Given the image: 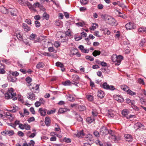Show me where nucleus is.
I'll list each match as a JSON object with an SVG mask.
<instances>
[{
    "label": "nucleus",
    "mask_w": 146,
    "mask_h": 146,
    "mask_svg": "<svg viewBox=\"0 0 146 146\" xmlns=\"http://www.w3.org/2000/svg\"><path fill=\"white\" fill-rule=\"evenodd\" d=\"M124 137L125 140L129 141H131L132 140V136L129 134H126L124 135Z\"/></svg>",
    "instance_id": "f3484780"
},
{
    "label": "nucleus",
    "mask_w": 146,
    "mask_h": 146,
    "mask_svg": "<svg viewBox=\"0 0 146 146\" xmlns=\"http://www.w3.org/2000/svg\"><path fill=\"white\" fill-rule=\"evenodd\" d=\"M86 139L88 141H91L93 140L92 135L90 134L86 135Z\"/></svg>",
    "instance_id": "412c9836"
},
{
    "label": "nucleus",
    "mask_w": 146,
    "mask_h": 146,
    "mask_svg": "<svg viewBox=\"0 0 146 146\" xmlns=\"http://www.w3.org/2000/svg\"><path fill=\"white\" fill-rule=\"evenodd\" d=\"M88 0H80V2L82 5H86L88 3Z\"/></svg>",
    "instance_id": "c9c22d12"
},
{
    "label": "nucleus",
    "mask_w": 146,
    "mask_h": 146,
    "mask_svg": "<svg viewBox=\"0 0 146 146\" xmlns=\"http://www.w3.org/2000/svg\"><path fill=\"white\" fill-rule=\"evenodd\" d=\"M86 98L88 100L91 101L93 100V96L90 95H88L86 96Z\"/></svg>",
    "instance_id": "f704fd0d"
},
{
    "label": "nucleus",
    "mask_w": 146,
    "mask_h": 146,
    "mask_svg": "<svg viewBox=\"0 0 146 146\" xmlns=\"http://www.w3.org/2000/svg\"><path fill=\"white\" fill-rule=\"evenodd\" d=\"M78 110L80 111H83L86 109V107L84 106H80L78 107Z\"/></svg>",
    "instance_id": "7c9ffc66"
},
{
    "label": "nucleus",
    "mask_w": 146,
    "mask_h": 146,
    "mask_svg": "<svg viewBox=\"0 0 146 146\" xmlns=\"http://www.w3.org/2000/svg\"><path fill=\"white\" fill-rule=\"evenodd\" d=\"M0 10L1 12L4 14H7L9 12V10L3 6L1 7Z\"/></svg>",
    "instance_id": "f8f14e48"
},
{
    "label": "nucleus",
    "mask_w": 146,
    "mask_h": 146,
    "mask_svg": "<svg viewBox=\"0 0 146 146\" xmlns=\"http://www.w3.org/2000/svg\"><path fill=\"white\" fill-rule=\"evenodd\" d=\"M24 129L26 130H29L30 129V125L27 124H24Z\"/></svg>",
    "instance_id": "09e8293b"
},
{
    "label": "nucleus",
    "mask_w": 146,
    "mask_h": 146,
    "mask_svg": "<svg viewBox=\"0 0 146 146\" xmlns=\"http://www.w3.org/2000/svg\"><path fill=\"white\" fill-rule=\"evenodd\" d=\"M16 94L14 93L13 88H11L8 90V92L4 94V97L5 99H9L12 98L13 100H16L17 98L16 97Z\"/></svg>",
    "instance_id": "f257e3e1"
},
{
    "label": "nucleus",
    "mask_w": 146,
    "mask_h": 146,
    "mask_svg": "<svg viewBox=\"0 0 146 146\" xmlns=\"http://www.w3.org/2000/svg\"><path fill=\"white\" fill-rule=\"evenodd\" d=\"M11 10H9L11 13V15L12 16H15L16 15V13L15 10L14 9H10Z\"/></svg>",
    "instance_id": "c756f323"
},
{
    "label": "nucleus",
    "mask_w": 146,
    "mask_h": 146,
    "mask_svg": "<svg viewBox=\"0 0 146 146\" xmlns=\"http://www.w3.org/2000/svg\"><path fill=\"white\" fill-rule=\"evenodd\" d=\"M121 88L124 91H126L127 89L128 88V87L125 85H123L121 86Z\"/></svg>",
    "instance_id": "ea45409f"
},
{
    "label": "nucleus",
    "mask_w": 146,
    "mask_h": 146,
    "mask_svg": "<svg viewBox=\"0 0 146 146\" xmlns=\"http://www.w3.org/2000/svg\"><path fill=\"white\" fill-rule=\"evenodd\" d=\"M94 120L95 119L93 118V119H92L91 117H88L86 118L87 121L89 123H91L92 122L94 121Z\"/></svg>",
    "instance_id": "473e14b6"
},
{
    "label": "nucleus",
    "mask_w": 146,
    "mask_h": 146,
    "mask_svg": "<svg viewBox=\"0 0 146 146\" xmlns=\"http://www.w3.org/2000/svg\"><path fill=\"white\" fill-rule=\"evenodd\" d=\"M86 58L87 60H89L91 61H92L94 60V58L93 57L88 55L86 56Z\"/></svg>",
    "instance_id": "a19ab883"
},
{
    "label": "nucleus",
    "mask_w": 146,
    "mask_h": 146,
    "mask_svg": "<svg viewBox=\"0 0 146 146\" xmlns=\"http://www.w3.org/2000/svg\"><path fill=\"white\" fill-rule=\"evenodd\" d=\"M56 65L58 67H60L62 72L65 71V69L64 68V65L62 63L58 62L56 63Z\"/></svg>",
    "instance_id": "6e6552de"
},
{
    "label": "nucleus",
    "mask_w": 146,
    "mask_h": 146,
    "mask_svg": "<svg viewBox=\"0 0 146 146\" xmlns=\"http://www.w3.org/2000/svg\"><path fill=\"white\" fill-rule=\"evenodd\" d=\"M79 135H80V136L81 137L83 136L84 135V133L83 131H80V132L78 133L77 134V136L80 137V136H79Z\"/></svg>",
    "instance_id": "6e6d98bb"
},
{
    "label": "nucleus",
    "mask_w": 146,
    "mask_h": 146,
    "mask_svg": "<svg viewBox=\"0 0 146 146\" xmlns=\"http://www.w3.org/2000/svg\"><path fill=\"white\" fill-rule=\"evenodd\" d=\"M4 96V91L3 90H0V97H3Z\"/></svg>",
    "instance_id": "69168bd1"
},
{
    "label": "nucleus",
    "mask_w": 146,
    "mask_h": 146,
    "mask_svg": "<svg viewBox=\"0 0 146 146\" xmlns=\"http://www.w3.org/2000/svg\"><path fill=\"white\" fill-rule=\"evenodd\" d=\"M7 135L9 136H11L13 135L15 133L13 130H7Z\"/></svg>",
    "instance_id": "2f4dec72"
},
{
    "label": "nucleus",
    "mask_w": 146,
    "mask_h": 146,
    "mask_svg": "<svg viewBox=\"0 0 146 146\" xmlns=\"http://www.w3.org/2000/svg\"><path fill=\"white\" fill-rule=\"evenodd\" d=\"M111 136L109 137V138L110 139L111 138L114 141H119L120 140V138L119 137H116L113 134V132L111 134H110Z\"/></svg>",
    "instance_id": "9d476101"
},
{
    "label": "nucleus",
    "mask_w": 146,
    "mask_h": 146,
    "mask_svg": "<svg viewBox=\"0 0 146 146\" xmlns=\"http://www.w3.org/2000/svg\"><path fill=\"white\" fill-rule=\"evenodd\" d=\"M107 115L109 117H113L114 116L113 113L110 111H109Z\"/></svg>",
    "instance_id": "a18cd8bd"
},
{
    "label": "nucleus",
    "mask_w": 146,
    "mask_h": 146,
    "mask_svg": "<svg viewBox=\"0 0 146 146\" xmlns=\"http://www.w3.org/2000/svg\"><path fill=\"white\" fill-rule=\"evenodd\" d=\"M137 81L138 83H139L140 84L142 85L144 84V82L143 80V79L141 78H139Z\"/></svg>",
    "instance_id": "8fccbe9b"
},
{
    "label": "nucleus",
    "mask_w": 146,
    "mask_h": 146,
    "mask_svg": "<svg viewBox=\"0 0 146 146\" xmlns=\"http://www.w3.org/2000/svg\"><path fill=\"white\" fill-rule=\"evenodd\" d=\"M51 123V120L50 118L48 117H46L45 119V123L46 125L49 126L50 125V124Z\"/></svg>",
    "instance_id": "dca6fc26"
},
{
    "label": "nucleus",
    "mask_w": 146,
    "mask_h": 146,
    "mask_svg": "<svg viewBox=\"0 0 146 146\" xmlns=\"http://www.w3.org/2000/svg\"><path fill=\"white\" fill-rule=\"evenodd\" d=\"M68 99L70 101H74L75 99L71 95L69 94V96L68 98Z\"/></svg>",
    "instance_id": "58836bf2"
},
{
    "label": "nucleus",
    "mask_w": 146,
    "mask_h": 146,
    "mask_svg": "<svg viewBox=\"0 0 146 146\" xmlns=\"http://www.w3.org/2000/svg\"><path fill=\"white\" fill-rule=\"evenodd\" d=\"M115 98V100L119 102H123L124 101L123 99L121 97L120 95H119V96H117Z\"/></svg>",
    "instance_id": "b1692460"
},
{
    "label": "nucleus",
    "mask_w": 146,
    "mask_h": 146,
    "mask_svg": "<svg viewBox=\"0 0 146 146\" xmlns=\"http://www.w3.org/2000/svg\"><path fill=\"white\" fill-rule=\"evenodd\" d=\"M43 17L45 19L47 20H48L49 17V16L48 14H47L46 13H44L43 14Z\"/></svg>",
    "instance_id": "4c0bfd02"
},
{
    "label": "nucleus",
    "mask_w": 146,
    "mask_h": 146,
    "mask_svg": "<svg viewBox=\"0 0 146 146\" xmlns=\"http://www.w3.org/2000/svg\"><path fill=\"white\" fill-rule=\"evenodd\" d=\"M71 83V82L69 80H67L63 83V84L64 86H67L69 85Z\"/></svg>",
    "instance_id": "864d4df0"
},
{
    "label": "nucleus",
    "mask_w": 146,
    "mask_h": 146,
    "mask_svg": "<svg viewBox=\"0 0 146 146\" xmlns=\"http://www.w3.org/2000/svg\"><path fill=\"white\" fill-rule=\"evenodd\" d=\"M9 74H11V76L13 77H16L19 75V73L17 72H15L11 73Z\"/></svg>",
    "instance_id": "e433bc0d"
},
{
    "label": "nucleus",
    "mask_w": 146,
    "mask_h": 146,
    "mask_svg": "<svg viewBox=\"0 0 146 146\" xmlns=\"http://www.w3.org/2000/svg\"><path fill=\"white\" fill-rule=\"evenodd\" d=\"M101 17H103L106 21L110 25L115 26L116 25V21L115 19L112 17L106 15H102Z\"/></svg>",
    "instance_id": "f03ea898"
},
{
    "label": "nucleus",
    "mask_w": 146,
    "mask_h": 146,
    "mask_svg": "<svg viewBox=\"0 0 146 146\" xmlns=\"http://www.w3.org/2000/svg\"><path fill=\"white\" fill-rule=\"evenodd\" d=\"M44 66V64L42 62H40L36 65V67L37 68L39 69L40 68H42Z\"/></svg>",
    "instance_id": "c85d7f7f"
},
{
    "label": "nucleus",
    "mask_w": 146,
    "mask_h": 146,
    "mask_svg": "<svg viewBox=\"0 0 146 146\" xmlns=\"http://www.w3.org/2000/svg\"><path fill=\"white\" fill-rule=\"evenodd\" d=\"M26 82L29 84L32 81V80L31 78L29 77H27L26 79Z\"/></svg>",
    "instance_id": "3c124183"
},
{
    "label": "nucleus",
    "mask_w": 146,
    "mask_h": 146,
    "mask_svg": "<svg viewBox=\"0 0 146 146\" xmlns=\"http://www.w3.org/2000/svg\"><path fill=\"white\" fill-rule=\"evenodd\" d=\"M35 120V118L33 117H30L28 119L27 121L29 123H30V122H31V121H34Z\"/></svg>",
    "instance_id": "13d9d810"
},
{
    "label": "nucleus",
    "mask_w": 146,
    "mask_h": 146,
    "mask_svg": "<svg viewBox=\"0 0 146 146\" xmlns=\"http://www.w3.org/2000/svg\"><path fill=\"white\" fill-rule=\"evenodd\" d=\"M55 25L57 26H62V22L60 20L56 21L55 22Z\"/></svg>",
    "instance_id": "bb28decb"
},
{
    "label": "nucleus",
    "mask_w": 146,
    "mask_h": 146,
    "mask_svg": "<svg viewBox=\"0 0 146 146\" xmlns=\"http://www.w3.org/2000/svg\"><path fill=\"white\" fill-rule=\"evenodd\" d=\"M30 86H31V90L33 89L34 90H38L39 88V85L38 84H33V85H32V84H31Z\"/></svg>",
    "instance_id": "2eb2a0df"
},
{
    "label": "nucleus",
    "mask_w": 146,
    "mask_h": 146,
    "mask_svg": "<svg viewBox=\"0 0 146 146\" xmlns=\"http://www.w3.org/2000/svg\"><path fill=\"white\" fill-rule=\"evenodd\" d=\"M23 27L24 30L26 31H29L30 30V28L25 23H23Z\"/></svg>",
    "instance_id": "4be33fe9"
},
{
    "label": "nucleus",
    "mask_w": 146,
    "mask_h": 146,
    "mask_svg": "<svg viewBox=\"0 0 146 146\" xmlns=\"http://www.w3.org/2000/svg\"><path fill=\"white\" fill-rule=\"evenodd\" d=\"M117 55L116 54H113L111 57V59L114 62H116V59Z\"/></svg>",
    "instance_id": "72a5a7b5"
},
{
    "label": "nucleus",
    "mask_w": 146,
    "mask_h": 146,
    "mask_svg": "<svg viewBox=\"0 0 146 146\" xmlns=\"http://www.w3.org/2000/svg\"><path fill=\"white\" fill-rule=\"evenodd\" d=\"M33 6L35 7H38L40 8V7H42V6L40 4V3L38 2H36V3L34 4Z\"/></svg>",
    "instance_id": "c03bdc74"
},
{
    "label": "nucleus",
    "mask_w": 146,
    "mask_h": 146,
    "mask_svg": "<svg viewBox=\"0 0 146 146\" xmlns=\"http://www.w3.org/2000/svg\"><path fill=\"white\" fill-rule=\"evenodd\" d=\"M35 105L36 107H38L40 105L41 103L40 102L37 101L35 103Z\"/></svg>",
    "instance_id": "338daca9"
},
{
    "label": "nucleus",
    "mask_w": 146,
    "mask_h": 146,
    "mask_svg": "<svg viewBox=\"0 0 146 146\" xmlns=\"http://www.w3.org/2000/svg\"><path fill=\"white\" fill-rule=\"evenodd\" d=\"M98 96L101 98H103L104 96V92L101 90L98 91Z\"/></svg>",
    "instance_id": "6ab92c4d"
},
{
    "label": "nucleus",
    "mask_w": 146,
    "mask_h": 146,
    "mask_svg": "<svg viewBox=\"0 0 146 146\" xmlns=\"http://www.w3.org/2000/svg\"><path fill=\"white\" fill-rule=\"evenodd\" d=\"M54 49L52 47H51L48 48V50L50 52H52L54 51Z\"/></svg>",
    "instance_id": "0e129e2a"
},
{
    "label": "nucleus",
    "mask_w": 146,
    "mask_h": 146,
    "mask_svg": "<svg viewBox=\"0 0 146 146\" xmlns=\"http://www.w3.org/2000/svg\"><path fill=\"white\" fill-rule=\"evenodd\" d=\"M92 113L94 116H97L98 114V113L96 110H93Z\"/></svg>",
    "instance_id": "37998d69"
},
{
    "label": "nucleus",
    "mask_w": 146,
    "mask_h": 146,
    "mask_svg": "<svg viewBox=\"0 0 146 146\" xmlns=\"http://www.w3.org/2000/svg\"><path fill=\"white\" fill-rule=\"evenodd\" d=\"M37 35L35 34H32L29 36V38L31 40H34L36 38Z\"/></svg>",
    "instance_id": "393cba45"
},
{
    "label": "nucleus",
    "mask_w": 146,
    "mask_h": 146,
    "mask_svg": "<svg viewBox=\"0 0 146 146\" xmlns=\"http://www.w3.org/2000/svg\"><path fill=\"white\" fill-rule=\"evenodd\" d=\"M129 113V111L125 109L122 110L121 112V114L123 115L126 117L127 119L135 117V115H128Z\"/></svg>",
    "instance_id": "20e7f679"
},
{
    "label": "nucleus",
    "mask_w": 146,
    "mask_h": 146,
    "mask_svg": "<svg viewBox=\"0 0 146 146\" xmlns=\"http://www.w3.org/2000/svg\"><path fill=\"white\" fill-rule=\"evenodd\" d=\"M143 126L139 122L136 123L134 125V127L136 129H137Z\"/></svg>",
    "instance_id": "5701e85b"
},
{
    "label": "nucleus",
    "mask_w": 146,
    "mask_h": 146,
    "mask_svg": "<svg viewBox=\"0 0 146 146\" xmlns=\"http://www.w3.org/2000/svg\"><path fill=\"white\" fill-rule=\"evenodd\" d=\"M112 132V130H108L107 127L105 126H102L100 129V133L102 136H105L108 134H111Z\"/></svg>",
    "instance_id": "7ed1b4c3"
},
{
    "label": "nucleus",
    "mask_w": 146,
    "mask_h": 146,
    "mask_svg": "<svg viewBox=\"0 0 146 146\" xmlns=\"http://www.w3.org/2000/svg\"><path fill=\"white\" fill-rule=\"evenodd\" d=\"M78 48L80 50L81 52L83 53H88L89 51V50L87 49H85L84 46L82 45H80Z\"/></svg>",
    "instance_id": "4468645a"
},
{
    "label": "nucleus",
    "mask_w": 146,
    "mask_h": 146,
    "mask_svg": "<svg viewBox=\"0 0 146 146\" xmlns=\"http://www.w3.org/2000/svg\"><path fill=\"white\" fill-rule=\"evenodd\" d=\"M101 52L100 51L95 50L92 53V54L94 56H96L97 55H99L100 54Z\"/></svg>",
    "instance_id": "a878e982"
},
{
    "label": "nucleus",
    "mask_w": 146,
    "mask_h": 146,
    "mask_svg": "<svg viewBox=\"0 0 146 146\" xmlns=\"http://www.w3.org/2000/svg\"><path fill=\"white\" fill-rule=\"evenodd\" d=\"M27 98L31 100H33L35 99V94L33 92L28 93L27 95Z\"/></svg>",
    "instance_id": "0eeeda50"
},
{
    "label": "nucleus",
    "mask_w": 146,
    "mask_h": 146,
    "mask_svg": "<svg viewBox=\"0 0 146 146\" xmlns=\"http://www.w3.org/2000/svg\"><path fill=\"white\" fill-rule=\"evenodd\" d=\"M35 24L36 27H38L40 26V23L37 21H35Z\"/></svg>",
    "instance_id": "680f3d73"
},
{
    "label": "nucleus",
    "mask_w": 146,
    "mask_h": 146,
    "mask_svg": "<svg viewBox=\"0 0 146 146\" xmlns=\"http://www.w3.org/2000/svg\"><path fill=\"white\" fill-rule=\"evenodd\" d=\"M70 110L69 109H67L65 108H61L59 109L58 110V113H64L67 111H70Z\"/></svg>",
    "instance_id": "aec40b11"
},
{
    "label": "nucleus",
    "mask_w": 146,
    "mask_h": 146,
    "mask_svg": "<svg viewBox=\"0 0 146 146\" xmlns=\"http://www.w3.org/2000/svg\"><path fill=\"white\" fill-rule=\"evenodd\" d=\"M46 110L45 109L40 108L39 109L38 112L41 116H44L46 114Z\"/></svg>",
    "instance_id": "9b49d317"
},
{
    "label": "nucleus",
    "mask_w": 146,
    "mask_h": 146,
    "mask_svg": "<svg viewBox=\"0 0 146 146\" xmlns=\"http://www.w3.org/2000/svg\"><path fill=\"white\" fill-rule=\"evenodd\" d=\"M7 78L9 81L15 82L17 80V78L15 77H13L11 76V74H9L7 77Z\"/></svg>",
    "instance_id": "1a4fd4ad"
},
{
    "label": "nucleus",
    "mask_w": 146,
    "mask_h": 146,
    "mask_svg": "<svg viewBox=\"0 0 146 146\" xmlns=\"http://www.w3.org/2000/svg\"><path fill=\"white\" fill-rule=\"evenodd\" d=\"M118 5L123 9L126 7L125 6L123 3H120L119 1V3H118Z\"/></svg>",
    "instance_id": "bf43d9fd"
},
{
    "label": "nucleus",
    "mask_w": 146,
    "mask_h": 146,
    "mask_svg": "<svg viewBox=\"0 0 146 146\" xmlns=\"http://www.w3.org/2000/svg\"><path fill=\"white\" fill-rule=\"evenodd\" d=\"M135 24L133 23L129 22L126 24L125 27L127 29L131 30L135 29Z\"/></svg>",
    "instance_id": "423d86ee"
},
{
    "label": "nucleus",
    "mask_w": 146,
    "mask_h": 146,
    "mask_svg": "<svg viewBox=\"0 0 146 146\" xmlns=\"http://www.w3.org/2000/svg\"><path fill=\"white\" fill-rule=\"evenodd\" d=\"M138 31L139 33H145L146 32V27H142L138 29Z\"/></svg>",
    "instance_id": "a211bd4d"
},
{
    "label": "nucleus",
    "mask_w": 146,
    "mask_h": 146,
    "mask_svg": "<svg viewBox=\"0 0 146 146\" xmlns=\"http://www.w3.org/2000/svg\"><path fill=\"white\" fill-rule=\"evenodd\" d=\"M14 117V115L11 114L9 116V117H7L9 119L10 121H12Z\"/></svg>",
    "instance_id": "5fc2aeb1"
},
{
    "label": "nucleus",
    "mask_w": 146,
    "mask_h": 146,
    "mask_svg": "<svg viewBox=\"0 0 146 146\" xmlns=\"http://www.w3.org/2000/svg\"><path fill=\"white\" fill-rule=\"evenodd\" d=\"M55 110H48L47 112V114L48 115H50L51 114L54 113L55 112Z\"/></svg>",
    "instance_id": "de8ad7c7"
},
{
    "label": "nucleus",
    "mask_w": 146,
    "mask_h": 146,
    "mask_svg": "<svg viewBox=\"0 0 146 146\" xmlns=\"http://www.w3.org/2000/svg\"><path fill=\"white\" fill-rule=\"evenodd\" d=\"M123 56L121 55H119L118 56H117L116 59V62H117V63H116V64L118 66L120 64L121 61L123 60Z\"/></svg>",
    "instance_id": "ddd939ff"
},
{
    "label": "nucleus",
    "mask_w": 146,
    "mask_h": 146,
    "mask_svg": "<svg viewBox=\"0 0 146 146\" xmlns=\"http://www.w3.org/2000/svg\"><path fill=\"white\" fill-rule=\"evenodd\" d=\"M76 53V55H77V56L78 57H80L81 56V54L79 53H78V50L76 49H74V50Z\"/></svg>",
    "instance_id": "603ef678"
},
{
    "label": "nucleus",
    "mask_w": 146,
    "mask_h": 146,
    "mask_svg": "<svg viewBox=\"0 0 146 146\" xmlns=\"http://www.w3.org/2000/svg\"><path fill=\"white\" fill-rule=\"evenodd\" d=\"M72 78L75 81H78L79 80V77L76 74L73 75Z\"/></svg>",
    "instance_id": "79ce46f5"
},
{
    "label": "nucleus",
    "mask_w": 146,
    "mask_h": 146,
    "mask_svg": "<svg viewBox=\"0 0 146 146\" xmlns=\"http://www.w3.org/2000/svg\"><path fill=\"white\" fill-rule=\"evenodd\" d=\"M102 87L105 89L112 90H114L115 89L113 86L112 85L109 86L106 82H104L102 84Z\"/></svg>",
    "instance_id": "39448f33"
},
{
    "label": "nucleus",
    "mask_w": 146,
    "mask_h": 146,
    "mask_svg": "<svg viewBox=\"0 0 146 146\" xmlns=\"http://www.w3.org/2000/svg\"><path fill=\"white\" fill-rule=\"evenodd\" d=\"M76 25L78 27H82L84 25V22H79L76 23Z\"/></svg>",
    "instance_id": "49530a36"
},
{
    "label": "nucleus",
    "mask_w": 146,
    "mask_h": 146,
    "mask_svg": "<svg viewBox=\"0 0 146 146\" xmlns=\"http://www.w3.org/2000/svg\"><path fill=\"white\" fill-rule=\"evenodd\" d=\"M127 94L131 96L135 95L136 94V93L135 92L131 91L129 89H128L127 90Z\"/></svg>",
    "instance_id": "cd10ccee"
},
{
    "label": "nucleus",
    "mask_w": 146,
    "mask_h": 146,
    "mask_svg": "<svg viewBox=\"0 0 146 146\" xmlns=\"http://www.w3.org/2000/svg\"><path fill=\"white\" fill-rule=\"evenodd\" d=\"M100 133H99L97 131H95L94 132V135L96 137H99L100 135Z\"/></svg>",
    "instance_id": "052dcab7"
},
{
    "label": "nucleus",
    "mask_w": 146,
    "mask_h": 146,
    "mask_svg": "<svg viewBox=\"0 0 146 146\" xmlns=\"http://www.w3.org/2000/svg\"><path fill=\"white\" fill-rule=\"evenodd\" d=\"M17 134L19 136L23 137L24 135V133L21 131H19Z\"/></svg>",
    "instance_id": "e2e57ef3"
},
{
    "label": "nucleus",
    "mask_w": 146,
    "mask_h": 146,
    "mask_svg": "<svg viewBox=\"0 0 146 146\" xmlns=\"http://www.w3.org/2000/svg\"><path fill=\"white\" fill-rule=\"evenodd\" d=\"M4 114L5 113L3 111L0 110V117L4 118Z\"/></svg>",
    "instance_id": "4d7b16f0"
},
{
    "label": "nucleus",
    "mask_w": 146,
    "mask_h": 146,
    "mask_svg": "<svg viewBox=\"0 0 146 146\" xmlns=\"http://www.w3.org/2000/svg\"><path fill=\"white\" fill-rule=\"evenodd\" d=\"M35 144V142L32 140L30 141V143H29V146H34Z\"/></svg>",
    "instance_id": "774afa93"
}]
</instances>
